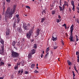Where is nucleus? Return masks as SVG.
Listing matches in <instances>:
<instances>
[{
  "mask_svg": "<svg viewBox=\"0 0 79 79\" xmlns=\"http://www.w3.org/2000/svg\"><path fill=\"white\" fill-rule=\"evenodd\" d=\"M15 8H14L13 9H11L10 11V8H8L5 13V19L6 22H7L8 19L9 18L10 19H11V18L13 17V14L15 13Z\"/></svg>",
  "mask_w": 79,
  "mask_h": 79,
  "instance_id": "1",
  "label": "nucleus"
},
{
  "mask_svg": "<svg viewBox=\"0 0 79 79\" xmlns=\"http://www.w3.org/2000/svg\"><path fill=\"white\" fill-rule=\"evenodd\" d=\"M11 55L13 58H17L18 56H19V53L17 52H16L14 51L11 52Z\"/></svg>",
  "mask_w": 79,
  "mask_h": 79,
  "instance_id": "2",
  "label": "nucleus"
},
{
  "mask_svg": "<svg viewBox=\"0 0 79 79\" xmlns=\"http://www.w3.org/2000/svg\"><path fill=\"white\" fill-rule=\"evenodd\" d=\"M73 38H74V37L73 36V32H71L70 38H69V39H70V42H74V40H73Z\"/></svg>",
  "mask_w": 79,
  "mask_h": 79,
  "instance_id": "3",
  "label": "nucleus"
},
{
  "mask_svg": "<svg viewBox=\"0 0 79 79\" xmlns=\"http://www.w3.org/2000/svg\"><path fill=\"white\" fill-rule=\"evenodd\" d=\"M23 28L24 29V30H28V27L27 26H26V23H24L23 24Z\"/></svg>",
  "mask_w": 79,
  "mask_h": 79,
  "instance_id": "4",
  "label": "nucleus"
},
{
  "mask_svg": "<svg viewBox=\"0 0 79 79\" xmlns=\"http://www.w3.org/2000/svg\"><path fill=\"white\" fill-rule=\"evenodd\" d=\"M1 49H0V54L2 55H4V52H3V50H4V47L2 48V47H1Z\"/></svg>",
  "mask_w": 79,
  "mask_h": 79,
  "instance_id": "5",
  "label": "nucleus"
},
{
  "mask_svg": "<svg viewBox=\"0 0 79 79\" xmlns=\"http://www.w3.org/2000/svg\"><path fill=\"white\" fill-rule=\"evenodd\" d=\"M6 35H9L10 33V30L8 28H6Z\"/></svg>",
  "mask_w": 79,
  "mask_h": 79,
  "instance_id": "6",
  "label": "nucleus"
},
{
  "mask_svg": "<svg viewBox=\"0 0 79 79\" xmlns=\"http://www.w3.org/2000/svg\"><path fill=\"white\" fill-rule=\"evenodd\" d=\"M41 32V29L39 28H37L36 29V33L37 34V35H39V34H40V32Z\"/></svg>",
  "mask_w": 79,
  "mask_h": 79,
  "instance_id": "7",
  "label": "nucleus"
},
{
  "mask_svg": "<svg viewBox=\"0 0 79 79\" xmlns=\"http://www.w3.org/2000/svg\"><path fill=\"white\" fill-rule=\"evenodd\" d=\"M23 72L24 71L23 69L21 70H19L18 72V74H19L20 75H22Z\"/></svg>",
  "mask_w": 79,
  "mask_h": 79,
  "instance_id": "8",
  "label": "nucleus"
},
{
  "mask_svg": "<svg viewBox=\"0 0 79 79\" xmlns=\"http://www.w3.org/2000/svg\"><path fill=\"white\" fill-rule=\"evenodd\" d=\"M31 53L32 55H34V53H35V50L34 49L31 50Z\"/></svg>",
  "mask_w": 79,
  "mask_h": 79,
  "instance_id": "9",
  "label": "nucleus"
},
{
  "mask_svg": "<svg viewBox=\"0 0 79 79\" xmlns=\"http://www.w3.org/2000/svg\"><path fill=\"white\" fill-rule=\"evenodd\" d=\"M28 34H30L31 35H32V34H33V31H32V29H31L28 33Z\"/></svg>",
  "mask_w": 79,
  "mask_h": 79,
  "instance_id": "10",
  "label": "nucleus"
},
{
  "mask_svg": "<svg viewBox=\"0 0 79 79\" xmlns=\"http://www.w3.org/2000/svg\"><path fill=\"white\" fill-rule=\"evenodd\" d=\"M0 42L2 44V45H1V47L3 48V47H4V41L3 40H1Z\"/></svg>",
  "mask_w": 79,
  "mask_h": 79,
  "instance_id": "11",
  "label": "nucleus"
},
{
  "mask_svg": "<svg viewBox=\"0 0 79 79\" xmlns=\"http://www.w3.org/2000/svg\"><path fill=\"white\" fill-rule=\"evenodd\" d=\"M17 31H19V32H22V28H21V27H18L17 28Z\"/></svg>",
  "mask_w": 79,
  "mask_h": 79,
  "instance_id": "12",
  "label": "nucleus"
},
{
  "mask_svg": "<svg viewBox=\"0 0 79 79\" xmlns=\"http://www.w3.org/2000/svg\"><path fill=\"white\" fill-rule=\"evenodd\" d=\"M26 36L27 39H29V38H31V35L27 33L26 34Z\"/></svg>",
  "mask_w": 79,
  "mask_h": 79,
  "instance_id": "13",
  "label": "nucleus"
},
{
  "mask_svg": "<svg viewBox=\"0 0 79 79\" xmlns=\"http://www.w3.org/2000/svg\"><path fill=\"white\" fill-rule=\"evenodd\" d=\"M48 52L44 56V58H47V57H48Z\"/></svg>",
  "mask_w": 79,
  "mask_h": 79,
  "instance_id": "14",
  "label": "nucleus"
},
{
  "mask_svg": "<svg viewBox=\"0 0 79 79\" xmlns=\"http://www.w3.org/2000/svg\"><path fill=\"white\" fill-rule=\"evenodd\" d=\"M67 62H68V64L69 65V66H71V65H72V63H71V62H70V61H69V60H68Z\"/></svg>",
  "mask_w": 79,
  "mask_h": 79,
  "instance_id": "15",
  "label": "nucleus"
},
{
  "mask_svg": "<svg viewBox=\"0 0 79 79\" xmlns=\"http://www.w3.org/2000/svg\"><path fill=\"white\" fill-rule=\"evenodd\" d=\"M52 40L53 41H55L56 40V37L55 38L54 37L52 36Z\"/></svg>",
  "mask_w": 79,
  "mask_h": 79,
  "instance_id": "16",
  "label": "nucleus"
},
{
  "mask_svg": "<svg viewBox=\"0 0 79 79\" xmlns=\"http://www.w3.org/2000/svg\"><path fill=\"white\" fill-rule=\"evenodd\" d=\"M45 18L44 17L42 19H41V23H43V22H44L45 21Z\"/></svg>",
  "mask_w": 79,
  "mask_h": 79,
  "instance_id": "17",
  "label": "nucleus"
},
{
  "mask_svg": "<svg viewBox=\"0 0 79 79\" xmlns=\"http://www.w3.org/2000/svg\"><path fill=\"white\" fill-rule=\"evenodd\" d=\"M21 64L22 66H24L25 64L24 61H23L21 62Z\"/></svg>",
  "mask_w": 79,
  "mask_h": 79,
  "instance_id": "18",
  "label": "nucleus"
},
{
  "mask_svg": "<svg viewBox=\"0 0 79 79\" xmlns=\"http://www.w3.org/2000/svg\"><path fill=\"white\" fill-rule=\"evenodd\" d=\"M76 55H77V58H79V52L78 51H77Z\"/></svg>",
  "mask_w": 79,
  "mask_h": 79,
  "instance_id": "19",
  "label": "nucleus"
},
{
  "mask_svg": "<svg viewBox=\"0 0 79 79\" xmlns=\"http://www.w3.org/2000/svg\"><path fill=\"white\" fill-rule=\"evenodd\" d=\"M31 67L32 69H34V67H35V64H32L31 65Z\"/></svg>",
  "mask_w": 79,
  "mask_h": 79,
  "instance_id": "20",
  "label": "nucleus"
},
{
  "mask_svg": "<svg viewBox=\"0 0 79 79\" xmlns=\"http://www.w3.org/2000/svg\"><path fill=\"white\" fill-rule=\"evenodd\" d=\"M58 47H57V45L55 44V45H54L53 48L55 50V49H56V48H57Z\"/></svg>",
  "mask_w": 79,
  "mask_h": 79,
  "instance_id": "21",
  "label": "nucleus"
},
{
  "mask_svg": "<svg viewBox=\"0 0 79 79\" xmlns=\"http://www.w3.org/2000/svg\"><path fill=\"white\" fill-rule=\"evenodd\" d=\"M32 58V55L31 54H28V58Z\"/></svg>",
  "mask_w": 79,
  "mask_h": 79,
  "instance_id": "22",
  "label": "nucleus"
},
{
  "mask_svg": "<svg viewBox=\"0 0 79 79\" xmlns=\"http://www.w3.org/2000/svg\"><path fill=\"white\" fill-rule=\"evenodd\" d=\"M59 8H60V11H63V9H62V7H61L60 6H59Z\"/></svg>",
  "mask_w": 79,
  "mask_h": 79,
  "instance_id": "23",
  "label": "nucleus"
},
{
  "mask_svg": "<svg viewBox=\"0 0 79 79\" xmlns=\"http://www.w3.org/2000/svg\"><path fill=\"white\" fill-rule=\"evenodd\" d=\"M5 63L3 62H0V66H2L3 65H4Z\"/></svg>",
  "mask_w": 79,
  "mask_h": 79,
  "instance_id": "24",
  "label": "nucleus"
},
{
  "mask_svg": "<svg viewBox=\"0 0 79 79\" xmlns=\"http://www.w3.org/2000/svg\"><path fill=\"white\" fill-rule=\"evenodd\" d=\"M16 44V42L15 41H13L12 42V45L13 46H15Z\"/></svg>",
  "mask_w": 79,
  "mask_h": 79,
  "instance_id": "25",
  "label": "nucleus"
},
{
  "mask_svg": "<svg viewBox=\"0 0 79 79\" xmlns=\"http://www.w3.org/2000/svg\"><path fill=\"white\" fill-rule=\"evenodd\" d=\"M71 3L72 6H74V2H73V0H72L71 2Z\"/></svg>",
  "mask_w": 79,
  "mask_h": 79,
  "instance_id": "26",
  "label": "nucleus"
},
{
  "mask_svg": "<svg viewBox=\"0 0 79 79\" xmlns=\"http://www.w3.org/2000/svg\"><path fill=\"white\" fill-rule=\"evenodd\" d=\"M16 22H14V24H13V27L15 28V27H16Z\"/></svg>",
  "mask_w": 79,
  "mask_h": 79,
  "instance_id": "27",
  "label": "nucleus"
},
{
  "mask_svg": "<svg viewBox=\"0 0 79 79\" xmlns=\"http://www.w3.org/2000/svg\"><path fill=\"white\" fill-rule=\"evenodd\" d=\"M33 48H37V44H35L34 45Z\"/></svg>",
  "mask_w": 79,
  "mask_h": 79,
  "instance_id": "28",
  "label": "nucleus"
},
{
  "mask_svg": "<svg viewBox=\"0 0 79 79\" xmlns=\"http://www.w3.org/2000/svg\"><path fill=\"white\" fill-rule=\"evenodd\" d=\"M68 4V2L66 1H64V4L63 5L64 6H66Z\"/></svg>",
  "mask_w": 79,
  "mask_h": 79,
  "instance_id": "29",
  "label": "nucleus"
},
{
  "mask_svg": "<svg viewBox=\"0 0 79 79\" xmlns=\"http://www.w3.org/2000/svg\"><path fill=\"white\" fill-rule=\"evenodd\" d=\"M17 20V23H19V21H20V19H19V18H18Z\"/></svg>",
  "mask_w": 79,
  "mask_h": 79,
  "instance_id": "30",
  "label": "nucleus"
},
{
  "mask_svg": "<svg viewBox=\"0 0 79 79\" xmlns=\"http://www.w3.org/2000/svg\"><path fill=\"white\" fill-rule=\"evenodd\" d=\"M55 11L52 10V15H55Z\"/></svg>",
  "mask_w": 79,
  "mask_h": 79,
  "instance_id": "31",
  "label": "nucleus"
},
{
  "mask_svg": "<svg viewBox=\"0 0 79 79\" xmlns=\"http://www.w3.org/2000/svg\"><path fill=\"white\" fill-rule=\"evenodd\" d=\"M48 51H49V47L47 48L46 52V53H47V52H48Z\"/></svg>",
  "mask_w": 79,
  "mask_h": 79,
  "instance_id": "32",
  "label": "nucleus"
},
{
  "mask_svg": "<svg viewBox=\"0 0 79 79\" xmlns=\"http://www.w3.org/2000/svg\"><path fill=\"white\" fill-rule=\"evenodd\" d=\"M76 21H77V23H78V24H79V19H77L76 20Z\"/></svg>",
  "mask_w": 79,
  "mask_h": 79,
  "instance_id": "33",
  "label": "nucleus"
},
{
  "mask_svg": "<svg viewBox=\"0 0 79 79\" xmlns=\"http://www.w3.org/2000/svg\"><path fill=\"white\" fill-rule=\"evenodd\" d=\"M70 32H73V29L72 28H70Z\"/></svg>",
  "mask_w": 79,
  "mask_h": 79,
  "instance_id": "34",
  "label": "nucleus"
},
{
  "mask_svg": "<svg viewBox=\"0 0 79 79\" xmlns=\"http://www.w3.org/2000/svg\"><path fill=\"white\" fill-rule=\"evenodd\" d=\"M25 74H29V72L27 71H25Z\"/></svg>",
  "mask_w": 79,
  "mask_h": 79,
  "instance_id": "35",
  "label": "nucleus"
},
{
  "mask_svg": "<svg viewBox=\"0 0 79 79\" xmlns=\"http://www.w3.org/2000/svg\"><path fill=\"white\" fill-rule=\"evenodd\" d=\"M20 45V42H18V44H17V45H18V46H19Z\"/></svg>",
  "mask_w": 79,
  "mask_h": 79,
  "instance_id": "36",
  "label": "nucleus"
},
{
  "mask_svg": "<svg viewBox=\"0 0 79 79\" xmlns=\"http://www.w3.org/2000/svg\"><path fill=\"white\" fill-rule=\"evenodd\" d=\"M57 23H60V20H59V19H56V21Z\"/></svg>",
  "mask_w": 79,
  "mask_h": 79,
  "instance_id": "37",
  "label": "nucleus"
},
{
  "mask_svg": "<svg viewBox=\"0 0 79 79\" xmlns=\"http://www.w3.org/2000/svg\"><path fill=\"white\" fill-rule=\"evenodd\" d=\"M64 8H65V6L63 5V8H62V10L63 11L64 10Z\"/></svg>",
  "mask_w": 79,
  "mask_h": 79,
  "instance_id": "38",
  "label": "nucleus"
},
{
  "mask_svg": "<svg viewBox=\"0 0 79 79\" xmlns=\"http://www.w3.org/2000/svg\"><path fill=\"white\" fill-rule=\"evenodd\" d=\"M26 8H29V9H30L31 8H30V7L29 6H26Z\"/></svg>",
  "mask_w": 79,
  "mask_h": 79,
  "instance_id": "39",
  "label": "nucleus"
},
{
  "mask_svg": "<svg viewBox=\"0 0 79 79\" xmlns=\"http://www.w3.org/2000/svg\"><path fill=\"white\" fill-rule=\"evenodd\" d=\"M61 3H62V2L61 1H60V6H61Z\"/></svg>",
  "mask_w": 79,
  "mask_h": 79,
  "instance_id": "40",
  "label": "nucleus"
},
{
  "mask_svg": "<svg viewBox=\"0 0 79 79\" xmlns=\"http://www.w3.org/2000/svg\"><path fill=\"white\" fill-rule=\"evenodd\" d=\"M73 77H75V74H74V72L73 71Z\"/></svg>",
  "mask_w": 79,
  "mask_h": 79,
  "instance_id": "41",
  "label": "nucleus"
},
{
  "mask_svg": "<svg viewBox=\"0 0 79 79\" xmlns=\"http://www.w3.org/2000/svg\"><path fill=\"white\" fill-rule=\"evenodd\" d=\"M6 2H8V3H10V2H11L10 0H6Z\"/></svg>",
  "mask_w": 79,
  "mask_h": 79,
  "instance_id": "42",
  "label": "nucleus"
},
{
  "mask_svg": "<svg viewBox=\"0 0 79 79\" xmlns=\"http://www.w3.org/2000/svg\"><path fill=\"white\" fill-rule=\"evenodd\" d=\"M75 7V6H73V11H74V10H75V9H74Z\"/></svg>",
  "mask_w": 79,
  "mask_h": 79,
  "instance_id": "43",
  "label": "nucleus"
},
{
  "mask_svg": "<svg viewBox=\"0 0 79 79\" xmlns=\"http://www.w3.org/2000/svg\"><path fill=\"white\" fill-rule=\"evenodd\" d=\"M74 27V25L72 24L71 27H70V28H73Z\"/></svg>",
  "mask_w": 79,
  "mask_h": 79,
  "instance_id": "44",
  "label": "nucleus"
},
{
  "mask_svg": "<svg viewBox=\"0 0 79 79\" xmlns=\"http://www.w3.org/2000/svg\"><path fill=\"white\" fill-rule=\"evenodd\" d=\"M17 60H18V59L17 58H15L14 59V61H17Z\"/></svg>",
  "mask_w": 79,
  "mask_h": 79,
  "instance_id": "45",
  "label": "nucleus"
},
{
  "mask_svg": "<svg viewBox=\"0 0 79 79\" xmlns=\"http://www.w3.org/2000/svg\"><path fill=\"white\" fill-rule=\"evenodd\" d=\"M17 66H19L20 65V63L19 62H18L17 63Z\"/></svg>",
  "mask_w": 79,
  "mask_h": 79,
  "instance_id": "46",
  "label": "nucleus"
},
{
  "mask_svg": "<svg viewBox=\"0 0 79 79\" xmlns=\"http://www.w3.org/2000/svg\"><path fill=\"white\" fill-rule=\"evenodd\" d=\"M35 73H39V72L38 71H37V70H35Z\"/></svg>",
  "mask_w": 79,
  "mask_h": 79,
  "instance_id": "47",
  "label": "nucleus"
},
{
  "mask_svg": "<svg viewBox=\"0 0 79 79\" xmlns=\"http://www.w3.org/2000/svg\"><path fill=\"white\" fill-rule=\"evenodd\" d=\"M66 26V24H64L62 25V26H63V27H64Z\"/></svg>",
  "mask_w": 79,
  "mask_h": 79,
  "instance_id": "48",
  "label": "nucleus"
},
{
  "mask_svg": "<svg viewBox=\"0 0 79 79\" xmlns=\"http://www.w3.org/2000/svg\"><path fill=\"white\" fill-rule=\"evenodd\" d=\"M16 18H18V17H19V15H16Z\"/></svg>",
  "mask_w": 79,
  "mask_h": 79,
  "instance_id": "49",
  "label": "nucleus"
},
{
  "mask_svg": "<svg viewBox=\"0 0 79 79\" xmlns=\"http://www.w3.org/2000/svg\"><path fill=\"white\" fill-rule=\"evenodd\" d=\"M43 56H44V55H43V54H42L41 55V58H42V57H43Z\"/></svg>",
  "mask_w": 79,
  "mask_h": 79,
  "instance_id": "50",
  "label": "nucleus"
},
{
  "mask_svg": "<svg viewBox=\"0 0 79 79\" xmlns=\"http://www.w3.org/2000/svg\"><path fill=\"white\" fill-rule=\"evenodd\" d=\"M18 68V66H17L16 67H15V69H16Z\"/></svg>",
  "mask_w": 79,
  "mask_h": 79,
  "instance_id": "51",
  "label": "nucleus"
},
{
  "mask_svg": "<svg viewBox=\"0 0 79 79\" xmlns=\"http://www.w3.org/2000/svg\"><path fill=\"white\" fill-rule=\"evenodd\" d=\"M43 12L45 14H46V11H45V10H44Z\"/></svg>",
  "mask_w": 79,
  "mask_h": 79,
  "instance_id": "52",
  "label": "nucleus"
},
{
  "mask_svg": "<svg viewBox=\"0 0 79 79\" xmlns=\"http://www.w3.org/2000/svg\"><path fill=\"white\" fill-rule=\"evenodd\" d=\"M58 18H59V19H61V16H60V15H58Z\"/></svg>",
  "mask_w": 79,
  "mask_h": 79,
  "instance_id": "53",
  "label": "nucleus"
},
{
  "mask_svg": "<svg viewBox=\"0 0 79 79\" xmlns=\"http://www.w3.org/2000/svg\"><path fill=\"white\" fill-rule=\"evenodd\" d=\"M14 48H15V49L16 50H18V48H16L15 47H14Z\"/></svg>",
  "mask_w": 79,
  "mask_h": 79,
  "instance_id": "54",
  "label": "nucleus"
},
{
  "mask_svg": "<svg viewBox=\"0 0 79 79\" xmlns=\"http://www.w3.org/2000/svg\"><path fill=\"white\" fill-rule=\"evenodd\" d=\"M8 66H11V64H8Z\"/></svg>",
  "mask_w": 79,
  "mask_h": 79,
  "instance_id": "55",
  "label": "nucleus"
},
{
  "mask_svg": "<svg viewBox=\"0 0 79 79\" xmlns=\"http://www.w3.org/2000/svg\"><path fill=\"white\" fill-rule=\"evenodd\" d=\"M75 71H76V72H77V73H78V71H77V69H75Z\"/></svg>",
  "mask_w": 79,
  "mask_h": 79,
  "instance_id": "56",
  "label": "nucleus"
},
{
  "mask_svg": "<svg viewBox=\"0 0 79 79\" xmlns=\"http://www.w3.org/2000/svg\"><path fill=\"white\" fill-rule=\"evenodd\" d=\"M79 40V39L77 38H76V41H78Z\"/></svg>",
  "mask_w": 79,
  "mask_h": 79,
  "instance_id": "57",
  "label": "nucleus"
},
{
  "mask_svg": "<svg viewBox=\"0 0 79 79\" xmlns=\"http://www.w3.org/2000/svg\"><path fill=\"white\" fill-rule=\"evenodd\" d=\"M31 42H34V40H33V39L31 40Z\"/></svg>",
  "mask_w": 79,
  "mask_h": 79,
  "instance_id": "58",
  "label": "nucleus"
},
{
  "mask_svg": "<svg viewBox=\"0 0 79 79\" xmlns=\"http://www.w3.org/2000/svg\"><path fill=\"white\" fill-rule=\"evenodd\" d=\"M62 45H64V43H63V41H62Z\"/></svg>",
  "mask_w": 79,
  "mask_h": 79,
  "instance_id": "59",
  "label": "nucleus"
},
{
  "mask_svg": "<svg viewBox=\"0 0 79 79\" xmlns=\"http://www.w3.org/2000/svg\"><path fill=\"white\" fill-rule=\"evenodd\" d=\"M28 26H30V24L28 23L27 24Z\"/></svg>",
  "mask_w": 79,
  "mask_h": 79,
  "instance_id": "60",
  "label": "nucleus"
},
{
  "mask_svg": "<svg viewBox=\"0 0 79 79\" xmlns=\"http://www.w3.org/2000/svg\"><path fill=\"white\" fill-rule=\"evenodd\" d=\"M1 61H2V58H0V62Z\"/></svg>",
  "mask_w": 79,
  "mask_h": 79,
  "instance_id": "61",
  "label": "nucleus"
},
{
  "mask_svg": "<svg viewBox=\"0 0 79 79\" xmlns=\"http://www.w3.org/2000/svg\"><path fill=\"white\" fill-rule=\"evenodd\" d=\"M44 11H42V15H44Z\"/></svg>",
  "mask_w": 79,
  "mask_h": 79,
  "instance_id": "62",
  "label": "nucleus"
},
{
  "mask_svg": "<svg viewBox=\"0 0 79 79\" xmlns=\"http://www.w3.org/2000/svg\"><path fill=\"white\" fill-rule=\"evenodd\" d=\"M3 77H0V79H3Z\"/></svg>",
  "mask_w": 79,
  "mask_h": 79,
  "instance_id": "63",
  "label": "nucleus"
},
{
  "mask_svg": "<svg viewBox=\"0 0 79 79\" xmlns=\"http://www.w3.org/2000/svg\"><path fill=\"white\" fill-rule=\"evenodd\" d=\"M65 28V29H66V28L67 27H66V25L65 26H64Z\"/></svg>",
  "mask_w": 79,
  "mask_h": 79,
  "instance_id": "64",
  "label": "nucleus"
}]
</instances>
